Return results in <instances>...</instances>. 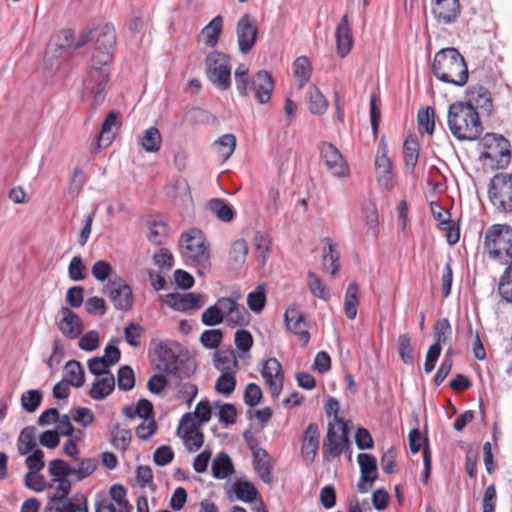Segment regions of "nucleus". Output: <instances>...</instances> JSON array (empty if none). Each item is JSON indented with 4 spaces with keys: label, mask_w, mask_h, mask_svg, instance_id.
<instances>
[{
    "label": "nucleus",
    "mask_w": 512,
    "mask_h": 512,
    "mask_svg": "<svg viewBox=\"0 0 512 512\" xmlns=\"http://www.w3.org/2000/svg\"><path fill=\"white\" fill-rule=\"evenodd\" d=\"M456 101L450 104L447 123L452 135L459 141H475L482 134V124L477 112L479 98Z\"/></svg>",
    "instance_id": "obj_1"
},
{
    "label": "nucleus",
    "mask_w": 512,
    "mask_h": 512,
    "mask_svg": "<svg viewBox=\"0 0 512 512\" xmlns=\"http://www.w3.org/2000/svg\"><path fill=\"white\" fill-rule=\"evenodd\" d=\"M432 72L440 81L455 86H464L468 81L465 59L454 47L443 48L436 52Z\"/></svg>",
    "instance_id": "obj_2"
},
{
    "label": "nucleus",
    "mask_w": 512,
    "mask_h": 512,
    "mask_svg": "<svg viewBox=\"0 0 512 512\" xmlns=\"http://www.w3.org/2000/svg\"><path fill=\"white\" fill-rule=\"evenodd\" d=\"M92 39V30L89 26L85 27L75 41L74 31L72 29H63L57 36L54 46L50 45L45 53L44 62L50 70H58L61 64L67 61L73 51L79 49Z\"/></svg>",
    "instance_id": "obj_3"
},
{
    "label": "nucleus",
    "mask_w": 512,
    "mask_h": 512,
    "mask_svg": "<svg viewBox=\"0 0 512 512\" xmlns=\"http://www.w3.org/2000/svg\"><path fill=\"white\" fill-rule=\"evenodd\" d=\"M484 248L491 259L507 265L512 261V227L508 224H493L485 233Z\"/></svg>",
    "instance_id": "obj_4"
},
{
    "label": "nucleus",
    "mask_w": 512,
    "mask_h": 512,
    "mask_svg": "<svg viewBox=\"0 0 512 512\" xmlns=\"http://www.w3.org/2000/svg\"><path fill=\"white\" fill-rule=\"evenodd\" d=\"M92 30L94 48L90 62L100 65H111L113 61V48L116 44V32L111 23L98 26H89Z\"/></svg>",
    "instance_id": "obj_5"
},
{
    "label": "nucleus",
    "mask_w": 512,
    "mask_h": 512,
    "mask_svg": "<svg viewBox=\"0 0 512 512\" xmlns=\"http://www.w3.org/2000/svg\"><path fill=\"white\" fill-rule=\"evenodd\" d=\"M484 150L480 159L490 160L491 167L496 169L506 168L511 161L510 142L502 135L487 133L482 138Z\"/></svg>",
    "instance_id": "obj_6"
},
{
    "label": "nucleus",
    "mask_w": 512,
    "mask_h": 512,
    "mask_svg": "<svg viewBox=\"0 0 512 512\" xmlns=\"http://www.w3.org/2000/svg\"><path fill=\"white\" fill-rule=\"evenodd\" d=\"M488 198L500 213H512V173H496L488 184Z\"/></svg>",
    "instance_id": "obj_7"
},
{
    "label": "nucleus",
    "mask_w": 512,
    "mask_h": 512,
    "mask_svg": "<svg viewBox=\"0 0 512 512\" xmlns=\"http://www.w3.org/2000/svg\"><path fill=\"white\" fill-rule=\"evenodd\" d=\"M204 233L198 228H191L180 237V243L187 251V255L193 259L198 266V273L202 274V269L210 267L209 247L205 244Z\"/></svg>",
    "instance_id": "obj_8"
},
{
    "label": "nucleus",
    "mask_w": 512,
    "mask_h": 512,
    "mask_svg": "<svg viewBox=\"0 0 512 512\" xmlns=\"http://www.w3.org/2000/svg\"><path fill=\"white\" fill-rule=\"evenodd\" d=\"M208 79L221 91L231 85L230 57L220 51L210 52L205 60Z\"/></svg>",
    "instance_id": "obj_9"
},
{
    "label": "nucleus",
    "mask_w": 512,
    "mask_h": 512,
    "mask_svg": "<svg viewBox=\"0 0 512 512\" xmlns=\"http://www.w3.org/2000/svg\"><path fill=\"white\" fill-rule=\"evenodd\" d=\"M103 292L108 295L116 310L126 312L133 308L132 288L121 276L109 279L103 288Z\"/></svg>",
    "instance_id": "obj_10"
},
{
    "label": "nucleus",
    "mask_w": 512,
    "mask_h": 512,
    "mask_svg": "<svg viewBox=\"0 0 512 512\" xmlns=\"http://www.w3.org/2000/svg\"><path fill=\"white\" fill-rule=\"evenodd\" d=\"M111 65L90 62V68L83 80V90L88 96H99L109 82Z\"/></svg>",
    "instance_id": "obj_11"
},
{
    "label": "nucleus",
    "mask_w": 512,
    "mask_h": 512,
    "mask_svg": "<svg viewBox=\"0 0 512 512\" xmlns=\"http://www.w3.org/2000/svg\"><path fill=\"white\" fill-rule=\"evenodd\" d=\"M236 35L239 51L249 53L257 41L258 28L255 18L250 14L242 15L236 25Z\"/></svg>",
    "instance_id": "obj_12"
},
{
    "label": "nucleus",
    "mask_w": 512,
    "mask_h": 512,
    "mask_svg": "<svg viewBox=\"0 0 512 512\" xmlns=\"http://www.w3.org/2000/svg\"><path fill=\"white\" fill-rule=\"evenodd\" d=\"M260 373L269 388L272 398H278L284 385V373L281 363L275 357H270L262 361Z\"/></svg>",
    "instance_id": "obj_13"
},
{
    "label": "nucleus",
    "mask_w": 512,
    "mask_h": 512,
    "mask_svg": "<svg viewBox=\"0 0 512 512\" xmlns=\"http://www.w3.org/2000/svg\"><path fill=\"white\" fill-rule=\"evenodd\" d=\"M321 159L327 169L336 177H345L349 174V167L336 146L329 142L320 145Z\"/></svg>",
    "instance_id": "obj_14"
},
{
    "label": "nucleus",
    "mask_w": 512,
    "mask_h": 512,
    "mask_svg": "<svg viewBox=\"0 0 512 512\" xmlns=\"http://www.w3.org/2000/svg\"><path fill=\"white\" fill-rule=\"evenodd\" d=\"M59 314L61 318H56V325L59 331L68 339H77L84 330V323L81 317L66 306L60 308Z\"/></svg>",
    "instance_id": "obj_15"
},
{
    "label": "nucleus",
    "mask_w": 512,
    "mask_h": 512,
    "mask_svg": "<svg viewBox=\"0 0 512 512\" xmlns=\"http://www.w3.org/2000/svg\"><path fill=\"white\" fill-rule=\"evenodd\" d=\"M431 12L438 23L453 24L461 13L460 0H431Z\"/></svg>",
    "instance_id": "obj_16"
},
{
    "label": "nucleus",
    "mask_w": 512,
    "mask_h": 512,
    "mask_svg": "<svg viewBox=\"0 0 512 512\" xmlns=\"http://www.w3.org/2000/svg\"><path fill=\"white\" fill-rule=\"evenodd\" d=\"M320 446V429L315 422L310 423L303 434L301 457L307 466L314 463Z\"/></svg>",
    "instance_id": "obj_17"
},
{
    "label": "nucleus",
    "mask_w": 512,
    "mask_h": 512,
    "mask_svg": "<svg viewBox=\"0 0 512 512\" xmlns=\"http://www.w3.org/2000/svg\"><path fill=\"white\" fill-rule=\"evenodd\" d=\"M163 301L172 309L180 312L198 310L204 306L203 296L195 292H189L186 294H180L177 292L168 293Z\"/></svg>",
    "instance_id": "obj_18"
},
{
    "label": "nucleus",
    "mask_w": 512,
    "mask_h": 512,
    "mask_svg": "<svg viewBox=\"0 0 512 512\" xmlns=\"http://www.w3.org/2000/svg\"><path fill=\"white\" fill-rule=\"evenodd\" d=\"M212 417V407L208 399L198 402L194 412H187L181 418V424H188L185 426V433H192L195 430L209 422Z\"/></svg>",
    "instance_id": "obj_19"
},
{
    "label": "nucleus",
    "mask_w": 512,
    "mask_h": 512,
    "mask_svg": "<svg viewBox=\"0 0 512 512\" xmlns=\"http://www.w3.org/2000/svg\"><path fill=\"white\" fill-rule=\"evenodd\" d=\"M336 52L340 58L346 57L354 43L348 14H344L335 29Z\"/></svg>",
    "instance_id": "obj_20"
},
{
    "label": "nucleus",
    "mask_w": 512,
    "mask_h": 512,
    "mask_svg": "<svg viewBox=\"0 0 512 512\" xmlns=\"http://www.w3.org/2000/svg\"><path fill=\"white\" fill-rule=\"evenodd\" d=\"M284 321L287 329L299 336L304 345H307L310 340V333L306 329L307 323L304 314L295 308H288L284 314Z\"/></svg>",
    "instance_id": "obj_21"
},
{
    "label": "nucleus",
    "mask_w": 512,
    "mask_h": 512,
    "mask_svg": "<svg viewBox=\"0 0 512 512\" xmlns=\"http://www.w3.org/2000/svg\"><path fill=\"white\" fill-rule=\"evenodd\" d=\"M173 345L179 349V352L175 363V373H171L170 376H174L178 380L190 378L197 369L195 359L190 356L187 350H183L179 343L173 342Z\"/></svg>",
    "instance_id": "obj_22"
},
{
    "label": "nucleus",
    "mask_w": 512,
    "mask_h": 512,
    "mask_svg": "<svg viewBox=\"0 0 512 512\" xmlns=\"http://www.w3.org/2000/svg\"><path fill=\"white\" fill-rule=\"evenodd\" d=\"M274 90L272 75L266 70H259L249 78L248 93L255 96H271Z\"/></svg>",
    "instance_id": "obj_23"
},
{
    "label": "nucleus",
    "mask_w": 512,
    "mask_h": 512,
    "mask_svg": "<svg viewBox=\"0 0 512 512\" xmlns=\"http://www.w3.org/2000/svg\"><path fill=\"white\" fill-rule=\"evenodd\" d=\"M122 125L121 112L119 110H111L107 113L102 125L100 133L97 137V149H100L104 143V146H108L114 139L112 133V127H120Z\"/></svg>",
    "instance_id": "obj_24"
},
{
    "label": "nucleus",
    "mask_w": 512,
    "mask_h": 512,
    "mask_svg": "<svg viewBox=\"0 0 512 512\" xmlns=\"http://www.w3.org/2000/svg\"><path fill=\"white\" fill-rule=\"evenodd\" d=\"M337 438L338 433L335 431L334 423L329 422L323 443V458L327 463H331L344 452L338 444Z\"/></svg>",
    "instance_id": "obj_25"
},
{
    "label": "nucleus",
    "mask_w": 512,
    "mask_h": 512,
    "mask_svg": "<svg viewBox=\"0 0 512 512\" xmlns=\"http://www.w3.org/2000/svg\"><path fill=\"white\" fill-rule=\"evenodd\" d=\"M106 375L107 376L104 378L95 380L92 384L91 389L88 391V395L96 401L104 400L115 389L114 375L111 373Z\"/></svg>",
    "instance_id": "obj_26"
},
{
    "label": "nucleus",
    "mask_w": 512,
    "mask_h": 512,
    "mask_svg": "<svg viewBox=\"0 0 512 512\" xmlns=\"http://www.w3.org/2000/svg\"><path fill=\"white\" fill-rule=\"evenodd\" d=\"M357 460L360 466L361 480L369 481V484L375 482L378 478L376 457L372 454L360 453Z\"/></svg>",
    "instance_id": "obj_27"
},
{
    "label": "nucleus",
    "mask_w": 512,
    "mask_h": 512,
    "mask_svg": "<svg viewBox=\"0 0 512 512\" xmlns=\"http://www.w3.org/2000/svg\"><path fill=\"white\" fill-rule=\"evenodd\" d=\"M207 206L210 212L222 222L229 223L233 221L236 216L234 207L224 199L212 198L209 200Z\"/></svg>",
    "instance_id": "obj_28"
},
{
    "label": "nucleus",
    "mask_w": 512,
    "mask_h": 512,
    "mask_svg": "<svg viewBox=\"0 0 512 512\" xmlns=\"http://www.w3.org/2000/svg\"><path fill=\"white\" fill-rule=\"evenodd\" d=\"M156 353L159 361L163 364V373L168 376H170L171 373H175V363L178 358V353L166 342L159 343Z\"/></svg>",
    "instance_id": "obj_29"
},
{
    "label": "nucleus",
    "mask_w": 512,
    "mask_h": 512,
    "mask_svg": "<svg viewBox=\"0 0 512 512\" xmlns=\"http://www.w3.org/2000/svg\"><path fill=\"white\" fill-rule=\"evenodd\" d=\"M71 386L79 388L85 383V371L78 360H69L64 366V378Z\"/></svg>",
    "instance_id": "obj_30"
},
{
    "label": "nucleus",
    "mask_w": 512,
    "mask_h": 512,
    "mask_svg": "<svg viewBox=\"0 0 512 512\" xmlns=\"http://www.w3.org/2000/svg\"><path fill=\"white\" fill-rule=\"evenodd\" d=\"M212 475L216 479H225L234 472L231 458L225 452H220L212 461Z\"/></svg>",
    "instance_id": "obj_31"
},
{
    "label": "nucleus",
    "mask_w": 512,
    "mask_h": 512,
    "mask_svg": "<svg viewBox=\"0 0 512 512\" xmlns=\"http://www.w3.org/2000/svg\"><path fill=\"white\" fill-rule=\"evenodd\" d=\"M132 440V432L130 429L121 428L119 423H116L109 433V441L111 445L122 452H125Z\"/></svg>",
    "instance_id": "obj_32"
},
{
    "label": "nucleus",
    "mask_w": 512,
    "mask_h": 512,
    "mask_svg": "<svg viewBox=\"0 0 512 512\" xmlns=\"http://www.w3.org/2000/svg\"><path fill=\"white\" fill-rule=\"evenodd\" d=\"M233 491L238 500L246 503H252L257 498H261L255 485L248 480H236L233 483Z\"/></svg>",
    "instance_id": "obj_33"
},
{
    "label": "nucleus",
    "mask_w": 512,
    "mask_h": 512,
    "mask_svg": "<svg viewBox=\"0 0 512 512\" xmlns=\"http://www.w3.org/2000/svg\"><path fill=\"white\" fill-rule=\"evenodd\" d=\"M17 449L20 455H26L37 449L35 426H26L21 430L17 441Z\"/></svg>",
    "instance_id": "obj_34"
},
{
    "label": "nucleus",
    "mask_w": 512,
    "mask_h": 512,
    "mask_svg": "<svg viewBox=\"0 0 512 512\" xmlns=\"http://www.w3.org/2000/svg\"><path fill=\"white\" fill-rule=\"evenodd\" d=\"M222 28L223 18L217 15L202 29L201 34L205 38L206 46L215 47L218 44Z\"/></svg>",
    "instance_id": "obj_35"
},
{
    "label": "nucleus",
    "mask_w": 512,
    "mask_h": 512,
    "mask_svg": "<svg viewBox=\"0 0 512 512\" xmlns=\"http://www.w3.org/2000/svg\"><path fill=\"white\" fill-rule=\"evenodd\" d=\"M213 363L215 368L221 373L236 372L235 369L238 367V361L233 350L216 351L214 353Z\"/></svg>",
    "instance_id": "obj_36"
},
{
    "label": "nucleus",
    "mask_w": 512,
    "mask_h": 512,
    "mask_svg": "<svg viewBox=\"0 0 512 512\" xmlns=\"http://www.w3.org/2000/svg\"><path fill=\"white\" fill-rule=\"evenodd\" d=\"M359 285L356 282H351L345 292L344 299V312L348 319L353 320L357 315V308L359 305Z\"/></svg>",
    "instance_id": "obj_37"
},
{
    "label": "nucleus",
    "mask_w": 512,
    "mask_h": 512,
    "mask_svg": "<svg viewBox=\"0 0 512 512\" xmlns=\"http://www.w3.org/2000/svg\"><path fill=\"white\" fill-rule=\"evenodd\" d=\"M187 425L188 424H181L180 421L177 427V435L184 440V444L188 451H198L204 444V434L199 429L186 434L185 426Z\"/></svg>",
    "instance_id": "obj_38"
},
{
    "label": "nucleus",
    "mask_w": 512,
    "mask_h": 512,
    "mask_svg": "<svg viewBox=\"0 0 512 512\" xmlns=\"http://www.w3.org/2000/svg\"><path fill=\"white\" fill-rule=\"evenodd\" d=\"M293 73L295 77V85L299 89L303 88L309 81L311 75V65L306 56L298 57L293 63Z\"/></svg>",
    "instance_id": "obj_39"
},
{
    "label": "nucleus",
    "mask_w": 512,
    "mask_h": 512,
    "mask_svg": "<svg viewBox=\"0 0 512 512\" xmlns=\"http://www.w3.org/2000/svg\"><path fill=\"white\" fill-rule=\"evenodd\" d=\"M403 157L406 167L414 171L419 159V143L413 137H407L403 143Z\"/></svg>",
    "instance_id": "obj_40"
},
{
    "label": "nucleus",
    "mask_w": 512,
    "mask_h": 512,
    "mask_svg": "<svg viewBox=\"0 0 512 512\" xmlns=\"http://www.w3.org/2000/svg\"><path fill=\"white\" fill-rule=\"evenodd\" d=\"M364 212V220L365 225L367 227V234L371 235L375 240L378 237V226H379V217L376 205L372 202L366 204L363 207Z\"/></svg>",
    "instance_id": "obj_41"
},
{
    "label": "nucleus",
    "mask_w": 512,
    "mask_h": 512,
    "mask_svg": "<svg viewBox=\"0 0 512 512\" xmlns=\"http://www.w3.org/2000/svg\"><path fill=\"white\" fill-rule=\"evenodd\" d=\"M418 131L421 134H432L435 129V114L431 106L422 108L417 114Z\"/></svg>",
    "instance_id": "obj_42"
},
{
    "label": "nucleus",
    "mask_w": 512,
    "mask_h": 512,
    "mask_svg": "<svg viewBox=\"0 0 512 512\" xmlns=\"http://www.w3.org/2000/svg\"><path fill=\"white\" fill-rule=\"evenodd\" d=\"M43 400V392L38 389L27 390L21 395V407L28 413L35 412L41 405Z\"/></svg>",
    "instance_id": "obj_43"
},
{
    "label": "nucleus",
    "mask_w": 512,
    "mask_h": 512,
    "mask_svg": "<svg viewBox=\"0 0 512 512\" xmlns=\"http://www.w3.org/2000/svg\"><path fill=\"white\" fill-rule=\"evenodd\" d=\"M266 304V284H259L256 289L247 296V305L254 313H260Z\"/></svg>",
    "instance_id": "obj_44"
},
{
    "label": "nucleus",
    "mask_w": 512,
    "mask_h": 512,
    "mask_svg": "<svg viewBox=\"0 0 512 512\" xmlns=\"http://www.w3.org/2000/svg\"><path fill=\"white\" fill-rule=\"evenodd\" d=\"M433 330L435 341L430 347H438V350L442 351L441 344L447 341V337L452 332L449 320L447 318L438 319L433 326Z\"/></svg>",
    "instance_id": "obj_45"
},
{
    "label": "nucleus",
    "mask_w": 512,
    "mask_h": 512,
    "mask_svg": "<svg viewBox=\"0 0 512 512\" xmlns=\"http://www.w3.org/2000/svg\"><path fill=\"white\" fill-rule=\"evenodd\" d=\"M397 349L402 362L406 365H413V348L411 345V338L407 333L399 335L397 340Z\"/></svg>",
    "instance_id": "obj_46"
},
{
    "label": "nucleus",
    "mask_w": 512,
    "mask_h": 512,
    "mask_svg": "<svg viewBox=\"0 0 512 512\" xmlns=\"http://www.w3.org/2000/svg\"><path fill=\"white\" fill-rule=\"evenodd\" d=\"M117 385L119 390L128 392L135 386V374L131 366L123 365L117 372Z\"/></svg>",
    "instance_id": "obj_47"
},
{
    "label": "nucleus",
    "mask_w": 512,
    "mask_h": 512,
    "mask_svg": "<svg viewBox=\"0 0 512 512\" xmlns=\"http://www.w3.org/2000/svg\"><path fill=\"white\" fill-rule=\"evenodd\" d=\"M162 143L159 130L156 127L147 129L141 139V145L147 152H157Z\"/></svg>",
    "instance_id": "obj_48"
},
{
    "label": "nucleus",
    "mask_w": 512,
    "mask_h": 512,
    "mask_svg": "<svg viewBox=\"0 0 512 512\" xmlns=\"http://www.w3.org/2000/svg\"><path fill=\"white\" fill-rule=\"evenodd\" d=\"M236 372H223L218 377L215 383V390L223 395H230L235 390L237 380L235 377Z\"/></svg>",
    "instance_id": "obj_49"
},
{
    "label": "nucleus",
    "mask_w": 512,
    "mask_h": 512,
    "mask_svg": "<svg viewBox=\"0 0 512 512\" xmlns=\"http://www.w3.org/2000/svg\"><path fill=\"white\" fill-rule=\"evenodd\" d=\"M48 472L54 481H58L72 475L73 467L62 459H54L49 463Z\"/></svg>",
    "instance_id": "obj_50"
},
{
    "label": "nucleus",
    "mask_w": 512,
    "mask_h": 512,
    "mask_svg": "<svg viewBox=\"0 0 512 512\" xmlns=\"http://www.w3.org/2000/svg\"><path fill=\"white\" fill-rule=\"evenodd\" d=\"M219 155L223 160H227L235 150L236 137L233 134H224L215 141Z\"/></svg>",
    "instance_id": "obj_51"
},
{
    "label": "nucleus",
    "mask_w": 512,
    "mask_h": 512,
    "mask_svg": "<svg viewBox=\"0 0 512 512\" xmlns=\"http://www.w3.org/2000/svg\"><path fill=\"white\" fill-rule=\"evenodd\" d=\"M78 468L73 467V474L76 475L78 481H82L93 474L98 468V460L96 458L78 459Z\"/></svg>",
    "instance_id": "obj_52"
},
{
    "label": "nucleus",
    "mask_w": 512,
    "mask_h": 512,
    "mask_svg": "<svg viewBox=\"0 0 512 512\" xmlns=\"http://www.w3.org/2000/svg\"><path fill=\"white\" fill-rule=\"evenodd\" d=\"M448 218L446 220H441L439 223V227L441 230L446 231V240L449 245H455L460 238V226L455 221L451 220V214L449 211H446Z\"/></svg>",
    "instance_id": "obj_53"
},
{
    "label": "nucleus",
    "mask_w": 512,
    "mask_h": 512,
    "mask_svg": "<svg viewBox=\"0 0 512 512\" xmlns=\"http://www.w3.org/2000/svg\"><path fill=\"white\" fill-rule=\"evenodd\" d=\"M512 264L506 266L504 273L502 274L499 284L498 293L507 303H512Z\"/></svg>",
    "instance_id": "obj_54"
},
{
    "label": "nucleus",
    "mask_w": 512,
    "mask_h": 512,
    "mask_svg": "<svg viewBox=\"0 0 512 512\" xmlns=\"http://www.w3.org/2000/svg\"><path fill=\"white\" fill-rule=\"evenodd\" d=\"M308 287L310 292L317 298L327 301L330 297L329 292L322 279L314 272H308Z\"/></svg>",
    "instance_id": "obj_55"
},
{
    "label": "nucleus",
    "mask_w": 512,
    "mask_h": 512,
    "mask_svg": "<svg viewBox=\"0 0 512 512\" xmlns=\"http://www.w3.org/2000/svg\"><path fill=\"white\" fill-rule=\"evenodd\" d=\"M234 343L240 352V357L244 358V354L248 353L253 346V336L248 330L239 329L235 332Z\"/></svg>",
    "instance_id": "obj_56"
},
{
    "label": "nucleus",
    "mask_w": 512,
    "mask_h": 512,
    "mask_svg": "<svg viewBox=\"0 0 512 512\" xmlns=\"http://www.w3.org/2000/svg\"><path fill=\"white\" fill-rule=\"evenodd\" d=\"M375 167L377 170H381L382 172H387L392 169V164L388 157V147L384 137L381 138L377 147Z\"/></svg>",
    "instance_id": "obj_57"
},
{
    "label": "nucleus",
    "mask_w": 512,
    "mask_h": 512,
    "mask_svg": "<svg viewBox=\"0 0 512 512\" xmlns=\"http://www.w3.org/2000/svg\"><path fill=\"white\" fill-rule=\"evenodd\" d=\"M253 467L257 472L259 478L266 484L273 481L272 469L273 466L269 461L258 459L257 453H254Z\"/></svg>",
    "instance_id": "obj_58"
},
{
    "label": "nucleus",
    "mask_w": 512,
    "mask_h": 512,
    "mask_svg": "<svg viewBox=\"0 0 512 512\" xmlns=\"http://www.w3.org/2000/svg\"><path fill=\"white\" fill-rule=\"evenodd\" d=\"M201 321L206 326H216L224 321L222 308L214 304L209 306L201 315Z\"/></svg>",
    "instance_id": "obj_59"
},
{
    "label": "nucleus",
    "mask_w": 512,
    "mask_h": 512,
    "mask_svg": "<svg viewBox=\"0 0 512 512\" xmlns=\"http://www.w3.org/2000/svg\"><path fill=\"white\" fill-rule=\"evenodd\" d=\"M87 268L80 255L74 256L68 266V275L72 281H82L87 277Z\"/></svg>",
    "instance_id": "obj_60"
},
{
    "label": "nucleus",
    "mask_w": 512,
    "mask_h": 512,
    "mask_svg": "<svg viewBox=\"0 0 512 512\" xmlns=\"http://www.w3.org/2000/svg\"><path fill=\"white\" fill-rule=\"evenodd\" d=\"M223 332L220 329L205 330L200 336V343L207 349H216L221 344Z\"/></svg>",
    "instance_id": "obj_61"
},
{
    "label": "nucleus",
    "mask_w": 512,
    "mask_h": 512,
    "mask_svg": "<svg viewBox=\"0 0 512 512\" xmlns=\"http://www.w3.org/2000/svg\"><path fill=\"white\" fill-rule=\"evenodd\" d=\"M144 332V328L135 322L129 323L124 329V337L126 342L132 347L140 346V339Z\"/></svg>",
    "instance_id": "obj_62"
},
{
    "label": "nucleus",
    "mask_w": 512,
    "mask_h": 512,
    "mask_svg": "<svg viewBox=\"0 0 512 512\" xmlns=\"http://www.w3.org/2000/svg\"><path fill=\"white\" fill-rule=\"evenodd\" d=\"M237 91L242 96L248 95L249 75L248 68L244 64H240L234 73Z\"/></svg>",
    "instance_id": "obj_63"
},
{
    "label": "nucleus",
    "mask_w": 512,
    "mask_h": 512,
    "mask_svg": "<svg viewBox=\"0 0 512 512\" xmlns=\"http://www.w3.org/2000/svg\"><path fill=\"white\" fill-rule=\"evenodd\" d=\"M25 464L29 472L38 473L45 467L44 452L37 448L32 450L25 459Z\"/></svg>",
    "instance_id": "obj_64"
}]
</instances>
